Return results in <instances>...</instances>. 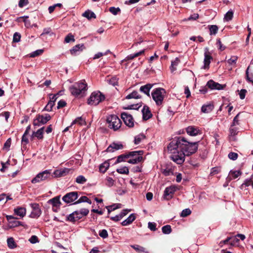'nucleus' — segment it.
I'll return each instance as SVG.
<instances>
[{
  "label": "nucleus",
  "mask_w": 253,
  "mask_h": 253,
  "mask_svg": "<svg viewBox=\"0 0 253 253\" xmlns=\"http://www.w3.org/2000/svg\"><path fill=\"white\" fill-rule=\"evenodd\" d=\"M7 243L8 248L11 249H14L17 247L16 243L12 237L8 238L7 239Z\"/></svg>",
  "instance_id": "nucleus-29"
},
{
  "label": "nucleus",
  "mask_w": 253,
  "mask_h": 253,
  "mask_svg": "<svg viewBox=\"0 0 253 253\" xmlns=\"http://www.w3.org/2000/svg\"><path fill=\"white\" fill-rule=\"evenodd\" d=\"M44 128V127H42L39 129L37 131L33 132L32 135L31 136L32 138L36 137L39 139H42L43 138Z\"/></svg>",
  "instance_id": "nucleus-23"
},
{
  "label": "nucleus",
  "mask_w": 253,
  "mask_h": 253,
  "mask_svg": "<svg viewBox=\"0 0 253 253\" xmlns=\"http://www.w3.org/2000/svg\"><path fill=\"white\" fill-rule=\"evenodd\" d=\"M84 49H85V47L84 44H78L70 49V52L71 54L74 55L78 52L82 51Z\"/></svg>",
  "instance_id": "nucleus-17"
},
{
  "label": "nucleus",
  "mask_w": 253,
  "mask_h": 253,
  "mask_svg": "<svg viewBox=\"0 0 253 253\" xmlns=\"http://www.w3.org/2000/svg\"><path fill=\"white\" fill-rule=\"evenodd\" d=\"M136 152L135 155H130L129 157L131 158L128 160V163L132 164H135L139 162H140L142 160V157L141 156V154L139 153L141 152L140 151H135Z\"/></svg>",
  "instance_id": "nucleus-12"
},
{
  "label": "nucleus",
  "mask_w": 253,
  "mask_h": 253,
  "mask_svg": "<svg viewBox=\"0 0 253 253\" xmlns=\"http://www.w3.org/2000/svg\"><path fill=\"white\" fill-rule=\"evenodd\" d=\"M68 171V169H57L54 171L53 174L55 177H59L65 176Z\"/></svg>",
  "instance_id": "nucleus-25"
},
{
  "label": "nucleus",
  "mask_w": 253,
  "mask_h": 253,
  "mask_svg": "<svg viewBox=\"0 0 253 253\" xmlns=\"http://www.w3.org/2000/svg\"><path fill=\"white\" fill-rule=\"evenodd\" d=\"M141 96L138 94V92L136 91H133L131 93L129 94L126 97V99H129L131 98L137 99L140 98Z\"/></svg>",
  "instance_id": "nucleus-36"
},
{
  "label": "nucleus",
  "mask_w": 253,
  "mask_h": 253,
  "mask_svg": "<svg viewBox=\"0 0 253 253\" xmlns=\"http://www.w3.org/2000/svg\"><path fill=\"white\" fill-rule=\"evenodd\" d=\"M210 35H215L218 31V28L216 25H211L210 28Z\"/></svg>",
  "instance_id": "nucleus-45"
},
{
  "label": "nucleus",
  "mask_w": 253,
  "mask_h": 253,
  "mask_svg": "<svg viewBox=\"0 0 253 253\" xmlns=\"http://www.w3.org/2000/svg\"><path fill=\"white\" fill-rule=\"evenodd\" d=\"M29 143V140L27 135L23 134L21 140V145L22 149H26L27 144Z\"/></svg>",
  "instance_id": "nucleus-38"
},
{
  "label": "nucleus",
  "mask_w": 253,
  "mask_h": 253,
  "mask_svg": "<svg viewBox=\"0 0 253 253\" xmlns=\"http://www.w3.org/2000/svg\"><path fill=\"white\" fill-rule=\"evenodd\" d=\"M207 85L210 88H211V89H218V90H220V89H223V86L221 84H220L217 83H216L212 80L209 81L207 83Z\"/></svg>",
  "instance_id": "nucleus-15"
},
{
  "label": "nucleus",
  "mask_w": 253,
  "mask_h": 253,
  "mask_svg": "<svg viewBox=\"0 0 253 253\" xmlns=\"http://www.w3.org/2000/svg\"><path fill=\"white\" fill-rule=\"evenodd\" d=\"M145 138V135L142 134H139L136 135L134 138V143L135 144H138L142 140L144 139Z\"/></svg>",
  "instance_id": "nucleus-41"
},
{
  "label": "nucleus",
  "mask_w": 253,
  "mask_h": 253,
  "mask_svg": "<svg viewBox=\"0 0 253 253\" xmlns=\"http://www.w3.org/2000/svg\"><path fill=\"white\" fill-rule=\"evenodd\" d=\"M252 182H253V181L251 179H246L245 180V181L244 182V183L242 184L241 188H243L244 186L248 187V186H250V185H252Z\"/></svg>",
  "instance_id": "nucleus-55"
},
{
  "label": "nucleus",
  "mask_w": 253,
  "mask_h": 253,
  "mask_svg": "<svg viewBox=\"0 0 253 253\" xmlns=\"http://www.w3.org/2000/svg\"><path fill=\"white\" fill-rule=\"evenodd\" d=\"M71 94L75 96H83L87 90V84L84 80L75 83L69 88Z\"/></svg>",
  "instance_id": "nucleus-2"
},
{
  "label": "nucleus",
  "mask_w": 253,
  "mask_h": 253,
  "mask_svg": "<svg viewBox=\"0 0 253 253\" xmlns=\"http://www.w3.org/2000/svg\"><path fill=\"white\" fill-rule=\"evenodd\" d=\"M88 212L89 211L86 209H83L74 212L77 220L81 219L83 217L86 216Z\"/></svg>",
  "instance_id": "nucleus-14"
},
{
  "label": "nucleus",
  "mask_w": 253,
  "mask_h": 253,
  "mask_svg": "<svg viewBox=\"0 0 253 253\" xmlns=\"http://www.w3.org/2000/svg\"><path fill=\"white\" fill-rule=\"evenodd\" d=\"M238 60V57L237 56H232L231 57L228 59L227 62L228 64L231 66H234Z\"/></svg>",
  "instance_id": "nucleus-40"
},
{
  "label": "nucleus",
  "mask_w": 253,
  "mask_h": 253,
  "mask_svg": "<svg viewBox=\"0 0 253 253\" xmlns=\"http://www.w3.org/2000/svg\"><path fill=\"white\" fill-rule=\"evenodd\" d=\"M136 152H130L126 155H121L118 157L116 163H119L120 162L125 161L126 159L129 158L130 155H135Z\"/></svg>",
  "instance_id": "nucleus-19"
},
{
  "label": "nucleus",
  "mask_w": 253,
  "mask_h": 253,
  "mask_svg": "<svg viewBox=\"0 0 253 253\" xmlns=\"http://www.w3.org/2000/svg\"><path fill=\"white\" fill-rule=\"evenodd\" d=\"M32 244H35L39 242L38 237L35 235H33L29 240Z\"/></svg>",
  "instance_id": "nucleus-64"
},
{
  "label": "nucleus",
  "mask_w": 253,
  "mask_h": 253,
  "mask_svg": "<svg viewBox=\"0 0 253 253\" xmlns=\"http://www.w3.org/2000/svg\"><path fill=\"white\" fill-rule=\"evenodd\" d=\"M51 117L50 115L46 114L45 116L38 115L37 118L34 119L33 125L34 126H40L46 124L50 119Z\"/></svg>",
  "instance_id": "nucleus-7"
},
{
  "label": "nucleus",
  "mask_w": 253,
  "mask_h": 253,
  "mask_svg": "<svg viewBox=\"0 0 253 253\" xmlns=\"http://www.w3.org/2000/svg\"><path fill=\"white\" fill-rule=\"evenodd\" d=\"M230 240H232L230 242L231 245H233L235 243L238 242L239 241V239L235 237H228L226 240L221 241L219 243V245L221 246L223 244H226Z\"/></svg>",
  "instance_id": "nucleus-27"
},
{
  "label": "nucleus",
  "mask_w": 253,
  "mask_h": 253,
  "mask_svg": "<svg viewBox=\"0 0 253 253\" xmlns=\"http://www.w3.org/2000/svg\"><path fill=\"white\" fill-rule=\"evenodd\" d=\"M152 84H148L145 85L141 86L140 88V91L144 93L148 96H150L149 91L151 88L152 87Z\"/></svg>",
  "instance_id": "nucleus-24"
},
{
  "label": "nucleus",
  "mask_w": 253,
  "mask_h": 253,
  "mask_svg": "<svg viewBox=\"0 0 253 253\" xmlns=\"http://www.w3.org/2000/svg\"><path fill=\"white\" fill-rule=\"evenodd\" d=\"M82 16L87 18L88 19H90L91 18H95L96 15L95 13L90 10H88L85 11L83 14Z\"/></svg>",
  "instance_id": "nucleus-31"
},
{
  "label": "nucleus",
  "mask_w": 253,
  "mask_h": 253,
  "mask_svg": "<svg viewBox=\"0 0 253 253\" xmlns=\"http://www.w3.org/2000/svg\"><path fill=\"white\" fill-rule=\"evenodd\" d=\"M43 52V49H38L37 50L31 53H30V57H35L36 56H38L40 55H41Z\"/></svg>",
  "instance_id": "nucleus-52"
},
{
  "label": "nucleus",
  "mask_w": 253,
  "mask_h": 253,
  "mask_svg": "<svg viewBox=\"0 0 253 253\" xmlns=\"http://www.w3.org/2000/svg\"><path fill=\"white\" fill-rule=\"evenodd\" d=\"M131 248L139 253H146L145 249L139 245H134L131 246Z\"/></svg>",
  "instance_id": "nucleus-39"
},
{
  "label": "nucleus",
  "mask_w": 253,
  "mask_h": 253,
  "mask_svg": "<svg viewBox=\"0 0 253 253\" xmlns=\"http://www.w3.org/2000/svg\"><path fill=\"white\" fill-rule=\"evenodd\" d=\"M104 99V95L100 91H94L90 95L87 103L90 105H97Z\"/></svg>",
  "instance_id": "nucleus-4"
},
{
  "label": "nucleus",
  "mask_w": 253,
  "mask_h": 253,
  "mask_svg": "<svg viewBox=\"0 0 253 253\" xmlns=\"http://www.w3.org/2000/svg\"><path fill=\"white\" fill-rule=\"evenodd\" d=\"M143 114V118L145 120H147L152 117V114L147 106H144L142 110Z\"/></svg>",
  "instance_id": "nucleus-18"
},
{
  "label": "nucleus",
  "mask_w": 253,
  "mask_h": 253,
  "mask_svg": "<svg viewBox=\"0 0 253 253\" xmlns=\"http://www.w3.org/2000/svg\"><path fill=\"white\" fill-rule=\"evenodd\" d=\"M87 181V179L83 175H79L77 177L76 182L78 184H84Z\"/></svg>",
  "instance_id": "nucleus-42"
},
{
  "label": "nucleus",
  "mask_w": 253,
  "mask_h": 253,
  "mask_svg": "<svg viewBox=\"0 0 253 253\" xmlns=\"http://www.w3.org/2000/svg\"><path fill=\"white\" fill-rule=\"evenodd\" d=\"M50 202L53 205V207H58L61 205L59 197H56L50 200Z\"/></svg>",
  "instance_id": "nucleus-34"
},
{
  "label": "nucleus",
  "mask_w": 253,
  "mask_h": 253,
  "mask_svg": "<svg viewBox=\"0 0 253 253\" xmlns=\"http://www.w3.org/2000/svg\"><path fill=\"white\" fill-rule=\"evenodd\" d=\"M216 44L218 49L221 51H223L225 49V46L223 45L220 39L217 40Z\"/></svg>",
  "instance_id": "nucleus-62"
},
{
  "label": "nucleus",
  "mask_w": 253,
  "mask_h": 253,
  "mask_svg": "<svg viewBox=\"0 0 253 253\" xmlns=\"http://www.w3.org/2000/svg\"><path fill=\"white\" fill-rule=\"evenodd\" d=\"M186 130L187 134L190 136H196L201 133L199 127L195 126H189L186 128Z\"/></svg>",
  "instance_id": "nucleus-13"
},
{
  "label": "nucleus",
  "mask_w": 253,
  "mask_h": 253,
  "mask_svg": "<svg viewBox=\"0 0 253 253\" xmlns=\"http://www.w3.org/2000/svg\"><path fill=\"white\" fill-rule=\"evenodd\" d=\"M67 218L68 221H70L72 222H74L77 221V219H76V216L75 215L74 212L73 213H71L70 214H69L67 217Z\"/></svg>",
  "instance_id": "nucleus-56"
},
{
  "label": "nucleus",
  "mask_w": 253,
  "mask_h": 253,
  "mask_svg": "<svg viewBox=\"0 0 253 253\" xmlns=\"http://www.w3.org/2000/svg\"><path fill=\"white\" fill-rule=\"evenodd\" d=\"M198 146V142H189L183 137H179L172 141L168 145V151L171 154V159L177 164H182L186 156L195 153Z\"/></svg>",
  "instance_id": "nucleus-1"
},
{
  "label": "nucleus",
  "mask_w": 253,
  "mask_h": 253,
  "mask_svg": "<svg viewBox=\"0 0 253 253\" xmlns=\"http://www.w3.org/2000/svg\"><path fill=\"white\" fill-rule=\"evenodd\" d=\"M32 208V211L31 213L30 216L32 218H38L41 214V210L40 208L39 205L36 203H32L30 204Z\"/></svg>",
  "instance_id": "nucleus-10"
},
{
  "label": "nucleus",
  "mask_w": 253,
  "mask_h": 253,
  "mask_svg": "<svg viewBox=\"0 0 253 253\" xmlns=\"http://www.w3.org/2000/svg\"><path fill=\"white\" fill-rule=\"evenodd\" d=\"M123 145L121 143H113L107 149L106 151L109 152H113L115 150L122 149Z\"/></svg>",
  "instance_id": "nucleus-16"
},
{
  "label": "nucleus",
  "mask_w": 253,
  "mask_h": 253,
  "mask_svg": "<svg viewBox=\"0 0 253 253\" xmlns=\"http://www.w3.org/2000/svg\"><path fill=\"white\" fill-rule=\"evenodd\" d=\"M165 95L166 91L162 88H156L152 92V98L158 105L162 104Z\"/></svg>",
  "instance_id": "nucleus-5"
},
{
  "label": "nucleus",
  "mask_w": 253,
  "mask_h": 253,
  "mask_svg": "<svg viewBox=\"0 0 253 253\" xmlns=\"http://www.w3.org/2000/svg\"><path fill=\"white\" fill-rule=\"evenodd\" d=\"M121 118L127 126L132 127L134 126V121L130 114L123 112L121 114Z\"/></svg>",
  "instance_id": "nucleus-8"
},
{
  "label": "nucleus",
  "mask_w": 253,
  "mask_h": 253,
  "mask_svg": "<svg viewBox=\"0 0 253 253\" xmlns=\"http://www.w3.org/2000/svg\"><path fill=\"white\" fill-rule=\"evenodd\" d=\"M246 79L249 82L253 84V70H251V67L249 66L246 71Z\"/></svg>",
  "instance_id": "nucleus-22"
},
{
  "label": "nucleus",
  "mask_w": 253,
  "mask_h": 253,
  "mask_svg": "<svg viewBox=\"0 0 253 253\" xmlns=\"http://www.w3.org/2000/svg\"><path fill=\"white\" fill-rule=\"evenodd\" d=\"M144 50H141L140 51L136 53H134L133 54H130L126 57V60H132V59H134V58L137 57L142 55V54L144 53Z\"/></svg>",
  "instance_id": "nucleus-37"
},
{
  "label": "nucleus",
  "mask_w": 253,
  "mask_h": 253,
  "mask_svg": "<svg viewBox=\"0 0 253 253\" xmlns=\"http://www.w3.org/2000/svg\"><path fill=\"white\" fill-rule=\"evenodd\" d=\"M180 60L178 58H176L174 60L171 61L170 69L171 72H173L176 70V66L178 65Z\"/></svg>",
  "instance_id": "nucleus-32"
},
{
  "label": "nucleus",
  "mask_w": 253,
  "mask_h": 253,
  "mask_svg": "<svg viewBox=\"0 0 253 253\" xmlns=\"http://www.w3.org/2000/svg\"><path fill=\"white\" fill-rule=\"evenodd\" d=\"M191 213V211L190 209H186L182 211V212L181 213V216L186 217L187 215L190 214Z\"/></svg>",
  "instance_id": "nucleus-60"
},
{
  "label": "nucleus",
  "mask_w": 253,
  "mask_h": 253,
  "mask_svg": "<svg viewBox=\"0 0 253 253\" xmlns=\"http://www.w3.org/2000/svg\"><path fill=\"white\" fill-rule=\"evenodd\" d=\"M82 202H86L88 203L89 204H91V200H89L87 197L86 196H82L81 197L77 202L76 203H81Z\"/></svg>",
  "instance_id": "nucleus-46"
},
{
  "label": "nucleus",
  "mask_w": 253,
  "mask_h": 253,
  "mask_svg": "<svg viewBox=\"0 0 253 253\" xmlns=\"http://www.w3.org/2000/svg\"><path fill=\"white\" fill-rule=\"evenodd\" d=\"M109 163L107 162L102 163L99 167L100 171L102 173L105 172L109 168Z\"/></svg>",
  "instance_id": "nucleus-35"
},
{
  "label": "nucleus",
  "mask_w": 253,
  "mask_h": 253,
  "mask_svg": "<svg viewBox=\"0 0 253 253\" xmlns=\"http://www.w3.org/2000/svg\"><path fill=\"white\" fill-rule=\"evenodd\" d=\"M240 113H238L234 118L232 124L231 126H235L237 125H239V117Z\"/></svg>",
  "instance_id": "nucleus-54"
},
{
  "label": "nucleus",
  "mask_w": 253,
  "mask_h": 253,
  "mask_svg": "<svg viewBox=\"0 0 253 253\" xmlns=\"http://www.w3.org/2000/svg\"><path fill=\"white\" fill-rule=\"evenodd\" d=\"M79 124V125L82 126L85 124L84 120L82 118V117H79L77 118L76 119H75L71 124V126L74 125V124Z\"/></svg>",
  "instance_id": "nucleus-43"
},
{
  "label": "nucleus",
  "mask_w": 253,
  "mask_h": 253,
  "mask_svg": "<svg viewBox=\"0 0 253 253\" xmlns=\"http://www.w3.org/2000/svg\"><path fill=\"white\" fill-rule=\"evenodd\" d=\"M110 52V50H108L106 52L103 53V52H98L97 53L95 54L93 57V59H96L98 58H100L101 57L106 55L108 53Z\"/></svg>",
  "instance_id": "nucleus-53"
},
{
  "label": "nucleus",
  "mask_w": 253,
  "mask_h": 253,
  "mask_svg": "<svg viewBox=\"0 0 253 253\" xmlns=\"http://www.w3.org/2000/svg\"><path fill=\"white\" fill-rule=\"evenodd\" d=\"M177 190V187L175 186H171L167 187L164 191L165 198L169 200L172 197L173 194Z\"/></svg>",
  "instance_id": "nucleus-11"
},
{
  "label": "nucleus",
  "mask_w": 253,
  "mask_h": 253,
  "mask_svg": "<svg viewBox=\"0 0 253 253\" xmlns=\"http://www.w3.org/2000/svg\"><path fill=\"white\" fill-rule=\"evenodd\" d=\"M54 104L55 103H54V101H49L45 107L44 110L47 111H51Z\"/></svg>",
  "instance_id": "nucleus-50"
},
{
  "label": "nucleus",
  "mask_w": 253,
  "mask_h": 253,
  "mask_svg": "<svg viewBox=\"0 0 253 253\" xmlns=\"http://www.w3.org/2000/svg\"><path fill=\"white\" fill-rule=\"evenodd\" d=\"M50 176V171L48 170H45L42 172L38 174L36 176L33 178L32 180V182L34 184L41 182L44 180H45L48 178Z\"/></svg>",
  "instance_id": "nucleus-6"
},
{
  "label": "nucleus",
  "mask_w": 253,
  "mask_h": 253,
  "mask_svg": "<svg viewBox=\"0 0 253 253\" xmlns=\"http://www.w3.org/2000/svg\"><path fill=\"white\" fill-rule=\"evenodd\" d=\"M228 157L232 160H236L238 158V154L234 152H230L228 154Z\"/></svg>",
  "instance_id": "nucleus-63"
},
{
  "label": "nucleus",
  "mask_w": 253,
  "mask_h": 253,
  "mask_svg": "<svg viewBox=\"0 0 253 253\" xmlns=\"http://www.w3.org/2000/svg\"><path fill=\"white\" fill-rule=\"evenodd\" d=\"M136 218V216L134 213H131L129 216L125 220H124L121 224L123 226H127L131 224Z\"/></svg>",
  "instance_id": "nucleus-20"
},
{
  "label": "nucleus",
  "mask_w": 253,
  "mask_h": 253,
  "mask_svg": "<svg viewBox=\"0 0 253 253\" xmlns=\"http://www.w3.org/2000/svg\"><path fill=\"white\" fill-rule=\"evenodd\" d=\"M78 197L77 192H72L64 195L62 200L66 203H70L75 201Z\"/></svg>",
  "instance_id": "nucleus-9"
},
{
  "label": "nucleus",
  "mask_w": 253,
  "mask_h": 253,
  "mask_svg": "<svg viewBox=\"0 0 253 253\" xmlns=\"http://www.w3.org/2000/svg\"><path fill=\"white\" fill-rule=\"evenodd\" d=\"M212 57L209 54L208 52L205 53V58H204V68L206 69L209 67V65L211 63Z\"/></svg>",
  "instance_id": "nucleus-26"
},
{
  "label": "nucleus",
  "mask_w": 253,
  "mask_h": 253,
  "mask_svg": "<svg viewBox=\"0 0 253 253\" xmlns=\"http://www.w3.org/2000/svg\"><path fill=\"white\" fill-rule=\"evenodd\" d=\"M238 130V128L237 127H236L235 126H231V127L229 128V132H230L229 136L231 139L232 137V139L234 140V137L237 134Z\"/></svg>",
  "instance_id": "nucleus-30"
},
{
  "label": "nucleus",
  "mask_w": 253,
  "mask_h": 253,
  "mask_svg": "<svg viewBox=\"0 0 253 253\" xmlns=\"http://www.w3.org/2000/svg\"><path fill=\"white\" fill-rule=\"evenodd\" d=\"M99 235L101 237L104 239L106 238L108 236V232L105 229L100 230L99 231Z\"/></svg>",
  "instance_id": "nucleus-59"
},
{
  "label": "nucleus",
  "mask_w": 253,
  "mask_h": 253,
  "mask_svg": "<svg viewBox=\"0 0 253 253\" xmlns=\"http://www.w3.org/2000/svg\"><path fill=\"white\" fill-rule=\"evenodd\" d=\"M14 212L16 215L23 217L26 215V210L24 208L18 207L14 209Z\"/></svg>",
  "instance_id": "nucleus-21"
},
{
  "label": "nucleus",
  "mask_w": 253,
  "mask_h": 253,
  "mask_svg": "<svg viewBox=\"0 0 253 253\" xmlns=\"http://www.w3.org/2000/svg\"><path fill=\"white\" fill-rule=\"evenodd\" d=\"M20 34L17 32H16L13 35V41L16 42H19L20 40Z\"/></svg>",
  "instance_id": "nucleus-61"
},
{
  "label": "nucleus",
  "mask_w": 253,
  "mask_h": 253,
  "mask_svg": "<svg viewBox=\"0 0 253 253\" xmlns=\"http://www.w3.org/2000/svg\"><path fill=\"white\" fill-rule=\"evenodd\" d=\"M106 122L108 127L114 131L118 130L122 126V122L115 115H109L107 117Z\"/></svg>",
  "instance_id": "nucleus-3"
},
{
  "label": "nucleus",
  "mask_w": 253,
  "mask_h": 253,
  "mask_svg": "<svg viewBox=\"0 0 253 253\" xmlns=\"http://www.w3.org/2000/svg\"><path fill=\"white\" fill-rule=\"evenodd\" d=\"M109 11L114 15H117L121 10L119 7L116 8L115 7H111L109 8Z\"/></svg>",
  "instance_id": "nucleus-57"
},
{
  "label": "nucleus",
  "mask_w": 253,
  "mask_h": 253,
  "mask_svg": "<svg viewBox=\"0 0 253 253\" xmlns=\"http://www.w3.org/2000/svg\"><path fill=\"white\" fill-rule=\"evenodd\" d=\"M241 174V172L239 170H231L229 173V178L233 179L237 178Z\"/></svg>",
  "instance_id": "nucleus-28"
},
{
  "label": "nucleus",
  "mask_w": 253,
  "mask_h": 253,
  "mask_svg": "<svg viewBox=\"0 0 253 253\" xmlns=\"http://www.w3.org/2000/svg\"><path fill=\"white\" fill-rule=\"evenodd\" d=\"M106 185L109 187H111L113 185L114 183V180L112 178L108 177L106 179Z\"/></svg>",
  "instance_id": "nucleus-58"
},
{
  "label": "nucleus",
  "mask_w": 253,
  "mask_h": 253,
  "mask_svg": "<svg viewBox=\"0 0 253 253\" xmlns=\"http://www.w3.org/2000/svg\"><path fill=\"white\" fill-rule=\"evenodd\" d=\"M117 171L121 174H128L129 173V170L126 167H123L118 169Z\"/></svg>",
  "instance_id": "nucleus-48"
},
{
  "label": "nucleus",
  "mask_w": 253,
  "mask_h": 253,
  "mask_svg": "<svg viewBox=\"0 0 253 253\" xmlns=\"http://www.w3.org/2000/svg\"><path fill=\"white\" fill-rule=\"evenodd\" d=\"M64 41L66 43H69L71 42H74L75 41V39L74 38V36L71 33H69L65 37Z\"/></svg>",
  "instance_id": "nucleus-44"
},
{
  "label": "nucleus",
  "mask_w": 253,
  "mask_h": 253,
  "mask_svg": "<svg viewBox=\"0 0 253 253\" xmlns=\"http://www.w3.org/2000/svg\"><path fill=\"white\" fill-rule=\"evenodd\" d=\"M11 143V139L10 138H8L6 142H5L3 149L8 151L9 150V148L10 147Z\"/></svg>",
  "instance_id": "nucleus-51"
},
{
  "label": "nucleus",
  "mask_w": 253,
  "mask_h": 253,
  "mask_svg": "<svg viewBox=\"0 0 253 253\" xmlns=\"http://www.w3.org/2000/svg\"><path fill=\"white\" fill-rule=\"evenodd\" d=\"M162 232L163 233L166 234H169L171 233V227L169 225H167L162 227Z\"/></svg>",
  "instance_id": "nucleus-47"
},
{
  "label": "nucleus",
  "mask_w": 253,
  "mask_h": 253,
  "mask_svg": "<svg viewBox=\"0 0 253 253\" xmlns=\"http://www.w3.org/2000/svg\"><path fill=\"white\" fill-rule=\"evenodd\" d=\"M233 16V12L232 11H229L225 15L224 19V20H225L226 21H229L232 19Z\"/></svg>",
  "instance_id": "nucleus-49"
},
{
  "label": "nucleus",
  "mask_w": 253,
  "mask_h": 253,
  "mask_svg": "<svg viewBox=\"0 0 253 253\" xmlns=\"http://www.w3.org/2000/svg\"><path fill=\"white\" fill-rule=\"evenodd\" d=\"M213 108V105L211 104H208L206 105H203L202 107L201 110L203 113H208L211 112Z\"/></svg>",
  "instance_id": "nucleus-33"
}]
</instances>
